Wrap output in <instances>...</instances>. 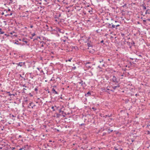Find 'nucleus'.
<instances>
[{
    "label": "nucleus",
    "instance_id": "nucleus-1",
    "mask_svg": "<svg viewBox=\"0 0 150 150\" xmlns=\"http://www.w3.org/2000/svg\"><path fill=\"white\" fill-rule=\"evenodd\" d=\"M79 84H81V86L83 87H85L86 85L85 83V82H83L82 80H81L80 82H78L77 83V85H78Z\"/></svg>",
    "mask_w": 150,
    "mask_h": 150
},
{
    "label": "nucleus",
    "instance_id": "nucleus-2",
    "mask_svg": "<svg viewBox=\"0 0 150 150\" xmlns=\"http://www.w3.org/2000/svg\"><path fill=\"white\" fill-rule=\"evenodd\" d=\"M28 148V145H24L18 149V150H27Z\"/></svg>",
    "mask_w": 150,
    "mask_h": 150
},
{
    "label": "nucleus",
    "instance_id": "nucleus-3",
    "mask_svg": "<svg viewBox=\"0 0 150 150\" xmlns=\"http://www.w3.org/2000/svg\"><path fill=\"white\" fill-rule=\"evenodd\" d=\"M54 30L56 31L57 32H59V33H64V31L63 30L61 29L58 28H56Z\"/></svg>",
    "mask_w": 150,
    "mask_h": 150
},
{
    "label": "nucleus",
    "instance_id": "nucleus-4",
    "mask_svg": "<svg viewBox=\"0 0 150 150\" xmlns=\"http://www.w3.org/2000/svg\"><path fill=\"white\" fill-rule=\"evenodd\" d=\"M112 81L113 82L115 83H118V81L117 80V78L114 76H113Z\"/></svg>",
    "mask_w": 150,
    "mask_h": 150
},
{
    "label": "nucleus",
    "instance_id": "nucleus-5",
    "mask_svg": "<svg viewBox=\"0 0 150 150\" xmlns=\"http://www.w3.org/2000/svg\"><path fill=\"white\" fill-rule=\"evenodd\" d=\"M61 16V13H57L54 16L55 18L59 19V18Z\"/></svg>",
    "mask_w": 150,
    "mask_h": 150
},
{
    "label": "nucleus",
    "instance_id": "nucleus-6",
    "mask_svg": "<svg viewBox=\"0 0 150 150\" xmlns=\"http://www.w3.org/2000/svg\"><path fill=\"white\" fill-rule=\"evenodd\" d=\"M18 66L23 67L25 64V62H20L18 63H17L16 64Z\"/></svg>",
    "mask_w": 150,
    "mask_h": 150
},
{
    "label": "nucleus",
    "instance_id": "nucleus-7",
    "mask_svg": "<svg viewBox=\"0 0 150 150\" xmlns=\"http://www.w3.org/2000/svg\"><path fill=\"white\" fill-rule=\"evenodd\" d=\"M56 88V86H54L52 89V91L53 93L55 94H58V92L56 91L55 89H54V88Z\"/></svg>",
    "mask_w": 150,
    "mask_h": 150
},
{
    "label": "nucleus",
    "instance_id": "nucleus-8",
    "mask_svg": "<svg viewBox=\"0 0 150 150\" xmlns=\"http://www.w3.org/2000/svg\"><path fill=\"white\" fill-rule=\"evenodd\" d=\"M9 117L10 118H11L12 117H13V118H12V119L13 120H15V117L16 116H14L13 115H11V114H9Z\"/></svg>",
    "mask_w": 150,
    "mask_h": 150
},
{
    "label": "nucleus",
    "instance_id": "nucleus-9",
    "mask_svg": "<svg viewBox=\"0 0 150 150\" xmlns=\"http://www.w3.org/2000/svg\"><path fill=\"white\" fill-rule=\"evenodd\" d=\"M91 64V62H86V67H87L88 68H91V65H88V64Z\"/></svg>",
    "mask_w": 150,
    "mask_h": 150
},
{
    "label": "nucleus",
    "instance_id": "nucleus-10",
    "mask_svg": "<svg viewBox=\"0 0 150 150\" xmlns=\"http://www.w3.org/2000/svg\"><path fill=\"white\" fill-rule=\"evenodd\" d=\"M110 86H107V87L106 88V90H107L108 91H110L113 92H114V90H113L110 89Z\"/></svg>",
    "mask_w": 150,
    "mask_h": 150
},
{
    "label": "nucleus",
    "instance_id": "nucleus-11",
    "mask_svg": "<svg viewBox=\"0 0 150 150\" xmlns=\"http://www.w3.org/2000/svg\"><path fill=\"white\" fill-rule=\"evenodd\" d=\"M120 87V85L119 84H118V85L117 86H115L112 87V88L113 89V90L114 91V90H115L117 88H119Z\"/></svg>",
    "mask_w": 150,
    "mask_h": 150
},
{
    "label": "nucleus",
    "instance_id": "nucleus-12",
    "mask_svg": "<svg viewBox=\"0 0 150 150\" xmlns=\"http://www.w3.org/2000/svg\"><path fill=\"white\" fill-rule=\"evenodd\" d=\"M114 148L115 150H123L122 148H121L120 147H119L118 148H117V147L115 146H114Z\"/></svg>",
    "mask_w": 150,
    "mask_h": 150
},
{
    "label": "nucleus",
    "instance_id": "nucleus-13",
    "mask_svg": "<svg viewBox=\"0 0 150 150\" xmlns=\"http://www.w3.org/2000/svg\"><path fill=\"white\" fill-rule=\"evenodd\" d=\"M91 92L88 91V92H87L86 94H85V96L86 97H88L89 96H90L91 95Z\"/></svg>",
    "mask_w": 150,
    "mask_h": 150
},
{
    "label": "nucleus",
    "instance_id": "nucleus-14",
    "mask_svg": "<svg viewBox=\"0 0 150 150\" xmlns=\"http://www.w3.org/2000/svg\"><path fill=\"white\" fill-rule=\"evenodd\" d=\"M37 69L40 71V73H43L44 74L43 71L42 69H41V68H37Z\"/></svg>",
    "mask_w": 150,
    "mask_h": 150
},
{
    "label": "nucleus",
    "instance_id": "nucleus-15",
    "mask_svg": "<svg viewBox=\"0 0 150 150\" xmlns=\"http://www.w3.org/2000/svg\"><path fill=\"white\" fill-rule=\"evenodd\" d=\"M15 33V32L14 31H13L12 32H11L10 33V34L11 35H12V36H15V37H17V35H16V34H14L13 35V33Z\"/></svg>",
    "mask_w": 150,
    "mask_h": 150
},
{
    "label": "nucleus",
    "instance_id": "nucleus-16",
    "mask_svg": "<svg viewBox=\"0 0 150 150\" xmlns=\"http://www.w3.org/2000/svg\"><path fill=\"white\" fill-rule=\"evenodd\" d=\"M12 15V12H11L9 14H7L5 15V16L7 17V16H11Z\"/></svg>",
    "mask_w": 150,
    "mask_h": 150
},
{
    "label": "nucleus",
    "instance_id": "nucleus-17",
    "mask_svg": "<svg viewBox=\"0 0 150 150\" xmlns=\"http://www.w3.org/2000/svg\"><path fill=\"white\" fill-rule=\"evenodd\" d=\"M6 93H8L9 94H8V96H14V94H10V92H9V91L6 92Z\"/></svg>",
    "mask_w": 150,
    "mask_h": 150
},
{
    "label": "nucleus",
    "instance_id": "nucleus-18",
    "mask_svg": "<svg viewBox=\"0 0 150 150\" xmlns=\"http://www.w3.org/2000/svg\"><path fill=\"white\" fill-rule=\"evenodd\" d=\"M111 24H112V25H111V28H112V29H113V28H115L116 26H115V25L113 24L112 23Z\"/></svg>",
    "mask_w": 150,
    "mask_h": 150
},
{
    "label": "nucleus",
    "instance_id": "nucleus-19",
    "mask_svg": "<svg viewBox=\"0 0 150 150\" xmlns=\"http://www.w3.org/2000/svg\"><path fill=\"white\" fill-rule=\"evenodd\" d=\"M103 90L104 91L108 93H110V92L108 91L107 90H106V89H105V88H103Z\"/></svg>",
    "mask_w": 150,
    "mask_h": 150
},
{
    "label": "nucleus",
    "instance_id": "nucleus-20",
    "mask_svg": "<svg viewBox=\"0 0 150 150\" xmlns=\"http://www.w3.org/2000/svg\"><path fill=\"white\" fill-rule=\"evenodd\" d=\"M108 132L109 133H110L111 132H112L113 131L112 130H111L110 128L108 129Z\"/></svg>",
    "mask_w": 150,
    "mask_h": 150
},
{
    "label": "nucleus",
    "instance_id": "nucleus-21",
    "mask_svg": "<svg viewBox=\"0 0 150 150\" xmlns=\"http://www.w3.org/2000/svg\"><path fill=\"white\" fill-rule=\"evenodd\" d=\"M87 45L88 47H92V45L89 43H88Z\"/></svg>",
    "mask_w": 150,
    "mask_h": 150
},
{
    "label": "nucleus",
    "instance_id": "nucleus-22",
    "mask_svg": "<svg viewBox=\"0 0 150 150\" xmlns=\"http://www.w3.org/2000/svg\"><path fill=\"white\" fill-rule=\"evenodd\" d=\"M149 10V9H147L145 13V14H150V12H148V11Z\"/></svg>",
    "mask_w": 150,
    "mask_h": 150
},
{
    "label": "nucleus",
    "instance_id": "nucleus-23",
    "mask_svg": "<svg viewBox=\"0 0 150 150\" xmlns=\"http://www.w3.org/2000/svg\"><path fill=\"white\" fill-rule=\"evenodd\" d=\"M0 34H3L4 33V32L2 31V29L1 28H0Z\"/></svg>",
    "mask_w": 150,
    "mask_h": 150
},
{
    "label": "nucleus",
    "instance_id": "nucleus-24",
    "mask_svg": "<svg viewBox=\"0 0 150 150\" xmlns=\"http://www.w3.org/2000/svg\"><path fill=\"white\" fill-rule=\"evenodd\" d=\"M142 6L143 8V10H144L146 9V7L144 5H142Z\"/></svg>",
    "mask_w": 150,
    "mask_h": 150
},
{
    "label": "nucleus",
    "instance_id": "nucleus-25",
    "mask_svg": "<svg viewBox=\"0 0 150 150\" xmlns=\"http://www.w3.org/2000/svg\"><path fill=\"white\" fill-rule=\"evenodd\" d=\"M115 26H116V28H115L116 29H117V27L119 26L120 25H119V24H115Z\"/></svg>",
    "mask_w": 150,
    "mask_h": 150
},
{
    "label": "nucleus",
    "instance_id": "nucleus-26",
    "mask_svg": "<svg viewBox=\"0 0 150 150\" xmlns=\"http://www.w3.org/2000/svg\"><path fill=\"white\" fill-rule=\"evenodd\" d=\"M143 24L144 25H146V20H143Z\"/></svg>",
    "mask_w": 150,
    "mask_h": 150
},
{
    "label": "nucleus",
    "instance_id": "nucleus-27",
    "mask_svg": "<svg viewBox=\"0 0 150 150\" xmlns=\"http://www.w3.org/2000/svg\"><path fill=\"white\" fill-rule=\"evenodd\" d=\"M11 11L10 9H9L8 10V11H7L6 10H4V12H6V13H7L8 12H9V11Z\"/></svg>",
    "mask_w": 150,
    "mask_h": 150
},
{
    "label": "nucleus",
    "instance_id": "nucleus-28",
    "mask_svg": "<svg viewBox=\"0 0 150 150\" xmlns=\"http://www.w3.org/2000/svg\"><path fill=\"white\" fill-rule=\"evenodd\" d=\"M59 113L62 112V114H63V113L64 112V111H62L61 109H60L59 110Z\"/></svg>",
    "mask_w": 150,
    "mask_h": 150
},
{
    "label": "nucleus",
    "instance_id": "nucleus-29",
    "mask_svg": "<svg viewBox=\"0 0 150 150\" xmlns=\"http://www.w3.org/2000/svg\"><path fill=\"white\" fill-rule=\"evenodd\" d=\"M111 115H105V117H110L111 116Z\"/></svg>",
    "mask_w": 150,
    "mask_h": 150
},
{
    "label": "nucleus",
    "instance_id": "nucleus-30",
    "mask_svg": "<svg viewBox=\"0 0 150 150\" xmlns=\"http://www.w3.org/2000/svg\"><path fill=\"white\" fill-rule=\"evenodd\" d=\"M111 24H112L108 23V27L109 28H111Z\"/></svg>",
    "mask_w": 150,
    "mask_h": 150
},
{
    "label": "nucleus",
    "instance_id": "nucleus-31",
    "mask_svg": "<svg viewBox=\"0 0 150 150\" xmlns=\"http://www.w3.org/2000/svg\"><path fill=\"white\" fill-rule=\"evenodd\" d=\"M21 86H23V87H25V88H26L27 87V86L25 85V84H22L21 85Z\"/></svg>",
    "mask_w": 150,
    "mask_h": 150
},
{
    "label": "nucleus",
    "instance_id": "nucleus-32",
    "mask_svg": "<svg viewBox=\"0 0 150 150\" xmlns=\"http://www.w3.org/2000/svg\"><path fill=\"white\" fill-rule=\"evenodd\" d=\"M14 43L15 44H16L17 45H18L19 44V42L18 41H17L15 42Z\"/></svg>",
    "mask_w": 150,
    "mask_h": 150
},
{
    "label": "nucleus",
    "instance_id": "nucleus-33",
    "mask_svg": "<svg viewBox=\"0 0 150 150\" xmlns=\"http://www.w3.org/2000/svg\"><path fill=\"white\" fill-rule=\"evenodd\" d=\"M34 90L35 91H38V88L37 87H36V88H35L34 89Z\"/></svg>",
    "mask_w": 150,
    "mask_h": 150
},
{
    "label": "nucleus",
    "instance_id": "nucleus-34",
    "mask_svg": "<svg viewBox=\"0 0 150 150\" xmlns=\"http://www.w3.org/2000/svg\"><path fill=\"white\" fill-rule=\"evenodd\" d=\"M92 109L94 111H96V109L94 107H93L92 108Z\"/></svg>",
    "mask_w": 150,
    "mask_h": 150
},
{
    "label": "nucleus",
    "instance_id": "nucleus-35",
    "mask_svg": "<svg viewBox=\"0 0 150 150\" xmlns=\"http://www.w3.org/2000/svg\"><path fill=\"white\" fill-rule=\"evenodd\" d=\"M40 43H42V44H46L43 41H41L40 42Z\"/></svg>",
    "mask_w": 150,
    "mask_h": 150
},
{
    "label": "nucleus",
    "instance_id": "nucleus-36",
    "mask_svg": "<svg viewBox=\"0 0 150 150\" xmlns=\"http://www.w3.org/2000/svg\"><path fill=\"white\" fill-rule=\"evenodd\" d=\"M85 124L84 123H82L80 125V126H82V125H85Z\"/></svg>",
    "mask_w": 150,
    "mask_h": 150
},
{
    "label": "nucleus",
    "instance_id": "nucleus-37",
    "mask_svg": "<svg viewBox=\"0 0 150 150\" xmlns=\"http://www.w3.org/2000/svg\"><path fill=\"white\" fill-rule=\"evenodd\" d=\"M49 1V0H44V1L47 3V4H49V2H48V1Z\"/></svg>",
    "mask_w": 150,
    "mask_h": 150
},
{
    "label": "nucleus",
    "instance_id": "nucleus-38",
    "mask_svg": "<svg viewBox=\"0 0 150 150\" xmlns=\"http://www.w3.org/2000/svg\"><path fill=\"white\" fill-rule=\"evenodd\" d=\"M10 148H11L12 150H13L14 149H15V147H10Z\"/></svg>",
    "mask_w": 150,
    "mask_h": 150
},
{
    "label": "nucleus",
    "instance_id": "nucleus-39",
    "mask_svg": "<svg viewBox=\"0 0 150 150\" xmlns=\"http://www.w3.org/2000/svg\"><path fill=\"white\" fill-rule=\"evenodd\" d=\"M52 109H53V111H55V110L54 109V106H52Z\"/></svg>",
    "mask_w": 150,
    "mask_h": 150
},
{
    "label": "nucleus",
    "instance_id": "nucleus-40",
    "mask_svg": "<svg viewBox=\"0 0 150 150\" xmlns=\"http://www.w3.org/2000/svg\"><path fill=\"white\" fill-rule=\"evenodd\" d=\"M32 37H33L35 35V33H34L33 34H32Z\"/></svg>",
    "mask_w": 150,
    "mask_h": 150
},
{
    "label": "nucleus",
    "instance_id": "nucleus-41",
    "mask_svg": "<svg viewBox=\"0 0 150 150\" xmlns=\"http://www.w3.org/2000/svg\"><path fill=\"white\" fill-rule=\"evenodd\" d=\"M38 38H40V37H38L37 38L34 39V40H33V41H35V40H37V39Z\"/></svg>",
    "mask_w": 150,
    "mask_h": 150
},
{
    "label": "nucleus",
    "instance_id": "nucleus-42",
    "mask_svg": "<svg viewBox=\"0 0 150 150\" xmlns=\"http://www.w3.org/2000/svg\"><path fill=\"white\" fill-rule=\"evenodd\" d=\"M72 68L73 69L75 70L76 69V67H73Z\"/></svg>",
    "mask_w": 150,
    "mask_h": 150
},
{
    "label": "nucleus",
    "instance_id": "nucleus-43",
    "mask_svg": "<svg viewBox=\"0 0 150 150\" xmlns=\"http://www.w3.org/2000/svg\"><path fill=\"white\" fill-rule=\"evenodd\" d=\"M126 4H125L123 6H122L123 7H126Z\"/></svg>",
    "mask_w": 150,
    "mask_h": 150
},
{
    "label": "nucleus",
    "instance_id": "nucleus-44",
    "mask_svg": "<svg viewBox=\"0 0 150 150\" xmlns=\"http://www.w3.org/2000/svg\"><path fill=\"white\" fill-rule=\"evenodd\" d=\"M121 35H122V37H123L125 36V34H123V33H121Z\"/></svg>",
    "mask_w": 150,
    "mask_h": 150
},
{
    "label": "nucleus",
    "instance_id": "nucleus-45",
    "mask_svg": "<svg viewBox=\"0 0 150 150\" xmlns=\"http://www.w3.org/2000/svg\"><path fill=\"white\" fill-rule=\"evenodd\" d=\"M22 137V136L21 135H20L18 136V138H21Z\"/></svg>",
    "mask_w": 150,
    "mask_h": 150
},
{
    "label": "nucleus",
    "instance_id": "nucleus-46",
    "mask_svg": "<svg viewBox=\"0 0 150 150\" xmlns=\"http://www.w3.org/2000/svg\"><path fill=\"white\" fill-rule=\"evenodd\" d=\"M23 41L26 43H27L28 42V41H24L23 40Z\"/></svg>",
    "mask_w": 150,
    "mask_h": 150
},
{
    "label": "nucleus",
    "instance_id": "nucleus-47",
    "mask_svg": "<svg viewBox=\"0 0 150 150\" xmlns=\"http://www.w3.org/2000/svg\"><path fill=\"white\" fill-rule=\"evenodd\" d=\"M129 59L132 60H133L134 59L132 58H129Z\"/></svg>",
    "mask_w": 150,
    "mask_h": 150
},
{
    "label": "nucleus",
    "instance_id": "nucleus-48",
    "mask_svg": "<svg viewBox=\"0 0 150 150\" xmlns=\"http://www.w3.org/2000/svg\"><path fill=\"white\" fill-rule=\"evenodd\" d=\"M72 59L71 58V59H69L68 60V61H69V62H71V60Z\"/></svg>",
    "mask_w": 150,
    "mask_h": 150
},
{
    "label": "nucleus",
    "instance_id": "nucleus-49",
    "mask_svg": "<svg viewBox=\"0 0 150 150\" xmlns=\"http://www.w3.org/2000/svg\"><path fill=\"white\" fill-rule=\"evenodd\" d=\"M103 42H104V41H103V40H102V41H100V43H103Z\"/></svg>",
    "mask_w": 150,
    "mask_h": 150
},
{
    "label": "nucleus",
    "instance_id": "nucleus-50",
    "mask_svg": "<svg viewBox=\"0 0 150 150\" xmlns=\"http://www.w3.org/2000/svg\"><path fill=\"white\" fill-rule=\"evenodd\" d=\"M44 44H42V45H41V47H44Z\"/></svg>",
    "mask_w": 150,
    "mask_h": 150
},
{
    "label": "nucleus",
    "instance_id": "nucleus-51",
    "mask_svg": "<svg viewBox=\"0 0 150 150\" xmlns=\"http://www.w3.org/2000/svg\"><path fill=\"white\" fill-rule=\"evenodd\" d=\"M26 90V88H23V90L24 91H25V90Z\"/></svg>",
    "mask_w": 150,
    "mask_h": 150
},
{
    "label": "nucleus",
    "instance_id": "nucleus-52",
    "mask_svg": "<svg viewBox=\"0 0 150 150\" xmlns=\"http://www.w3.org/2000/svg\"><path fill=\"white\" fill-rule=\"evenodd\" d=\"M33 27V25H31L30 26V28H32Z\"/></svg>",
    "mask_w": 150,
    "mask_h": 150
},
{
    "label": "nucleus",
    "instance_id": "nucleus-53",
    "mask_svg": "<svg viewBox=\"0 0 150 150\" xmlns=\"http://www.w3.org/2000/svg\"><path fill=\"white\" fill-rule=\"evenodd\" d=\"M32 104V103H29V105L31 106V104Z\"/></svg>",
    "mask_w": 150,
    "mask_h": 150
},
{
    "label": "nucleus",
    "instance_id": "nucleus-54",
    "mask_svg": "<svg viewBox=\"0 0 150 150\" xmlns=\"http://www.w3.org/2000/svg\"><path fill=\"white\" fill-rule=\"evenodd\" d=\"M105 134H106V133L104 132L103 133V135H105Z\"/></svg>",
    "mask_w": 150,
    "mask_h": 150
},
{
    "label": "nucleus",
    "instance_id": "nucleus-55",
    "mask_svg": "<svg viewBox=\"0 0 150 150\" xmlns=\"http://www.w3.org/2000/svg\"><path fill=\"white\" fill-rule=\"evenodd\" d=\"M132 44H135V43H134V42L133 41L132 42Z\"/></svg>",
    "mask_w": 150,
    "mask_h": 150
},
{
    "label": "nucleus",
    "instance_id": "nucleus-56",
    "mask_svg": "<svg viewBox=\"0 0 150 150\" xmlns=\"http://www.w3.org/2000/svg\"><path fill=\"white\" fill-rule=\"evenodd\" d=\"M1 15H4V12H2L1 14Z\"/></svg>",
    "mask_w": 150,
    "mask_h": 150
},
{
    "label": "nucleus",
    "instance_id": "nucleus-57",
    "mask_svg": "<svg viewBox=\"0 0 150 150\" xmlns=\"http://www.w3.org/2000/svg\"><path fill=\"white\" fill-rule=\"evenodd\" d=\"M147 21H150V19H149V18L147 19Z\"/></svg>",
    "mask_w": 150,
    "mask_h": 150
},
{
    "label": "nucleus",
    "instance_id": "nucleus-58",
    "mask_svg": "<svg viewBox=\"0 0 150 150\" xmlns=\"http://www.w3.org/2000/svg\"><path fill=\"white\" fill-rule=\"evenodd\" d=\"M139 56L140 57H142V55H140V54L139 55Z\"/></svg>",
    "mask_w": 150,
    "mask_h": 150
},
{
    "label": "nucleus",
    "instance_id": "nucleus-59",
    "mask_svg": "<svg viewBox=\"0 0 150 150\" xmlns=\"http://www.w3.org/2000/svg\"><path fill=\"white\" fill-rule=\"evenodd\" d=\"M35 106V105H33V106H32V108H33V107L34 106Z\"/></svg>",
    "mask_w": 150,
    "mask_h": 150
},
{
    "label": "nucleus",
    "instance_id": "nucleus-60",
    "mask_svg": "<svg viewBox=\"0 0 150 150\" xmlns=\"http://www.w3.org/2000/svg\"><path fill=\"white\" fill-rule=\"evenodd\" d=\"M127 43L128 44H130V43L129 42H127Z\"/></svg>",
    "mask_w": 150,
    "mask_h": 150
},
{
    "label": "nucleus",
    "instance_id": "nucleus-61",
    "mask_svg": "<svg viewBox=\"0 0 150 150\" xmlns=\"http://www.w3.org/2000/svg\"><path fill=\"white\" fill-rule=\"evenodd\" d=\"M19 76L20 77H21L22 78L23 77L21 75V74H19Z\"/></svg>",
    "mask_w": 150,
    "mask_h": 150
},
{
    "label": "nucleus",
    "instance_id": "nucleus-62",
    "mask_svg": "<svg viewBox=\"0 0 150 150\" xmlns=\"http://www.w3.org/2000/svg\"><path fill=\"white\" fill-rule=\"evenodd\" d=\"M103 60L102 61H100V63H101V62H103Z\"/></svg>",
    "mask_w": 150,
    "mask_h": 150
},
{
    "label": "nucleus",
    "instance_id": "nucleus-63",
    "mask_svg": "<svg viewBox=\"0 0 150 150\" xmlns=\"http://www.w3.org/2000/svg\"><path fill=\"white\" fill-rule=\"evenodd\" d=\"M98 68H99L100 69H101V67H100V66H98Z\"/></svg>",
    "mask_w": 150,
    "mask_h": 150
},
{
    "label": "nucleus",
    "instance_id": "nucleus-64",
    "mask_svg": "<svg viewBox=\"0 0 150 150\" xmlns=\"http://www.w3.org/2000/svg\"><path fill=\"white\" fill-rule=\"evenodd\" d=\"M55 21H56V22H57L58 21L57 20V19H56L55 20Z\"/></svg>",
    "mask_w": 150,
    "mask_h": 150
}]
</instances>
